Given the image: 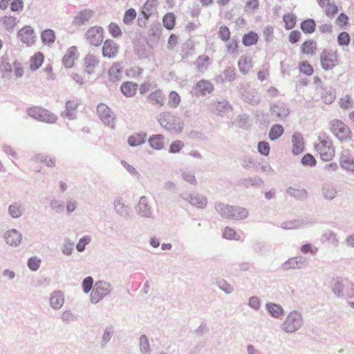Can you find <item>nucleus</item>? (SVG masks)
I'll return each instance as SVG.
<instances>
[{
  "label": "nucleus",
  "instance_id": "nucleus-1",
  "mask_svg": "<svg viewBox=\"0 0 354 354\" xmlns=\"http://www.w3.org/2000/svg\"><path fill=\"white\" fill-rule=\"evenodd\" d=\"M315 149L324 161H330L335 156V150L332 140L326 133L319 136V142L315 145Z\"/></svg>",
  "mask_w": 354,
  "mask_h": 354
},
{
  "label": "nucleus",
  "instance_id": "nucleus-2",
  "mask_svg": "<svg viewBox=\"0 0 354 354\" xmlns=\"http://www.w3.org/2000/svg\"><path fill=\"white\" fill-rule=\"evenodd\" d=\"M329 129L333 135L340 142H348L352 140V131L341 120L330 121Z\"/></svg>",
  "mask_w": 354,
  "mask_h": 354
},
{
  "label": "nucleus",
  "instance_id": "nucleus-3",
  "mask_svg": "<svg viewBox=\"0 0 354 354\" xmlns=\"http://www.w3.org/2000/svg\"><path fill=\"white\" fill-rule=\"evenodd\" d=\"M217 211L224 218L234 220H243L248 216L246 209L240 207H234L225 204H220Z\"/></svg>",
  "mask_w": 354,
  "mask_h": 354
},
{
  "label": "nucleus",
  "instance_id": "nucleus-4",
  "mask_svg": "<svg viewBox=\"0 0 354 354\" xmlns=\"http://www.w3.org/2000/svg\"><path fill=\"white\" fill-rule=\"evenodd\" d=\"M97 114L101 121L111 129L115 127V116L111 109L104 103H100L97 106Z\"/></svg>",
  "mask_w": 354,
  "mask_h": 354
},
{
  "label": "nucleus",
  "instance_id": "nucleus-5",
  "mask_svg": "<svg viewBox=\"0 0 354 354\" xmlns=\"http://www.w3.org/2000/svg\"><path fill=\"white\" fill-rule=\"evenodd\" d=\"M302 325L301 315L296 311L291 312L283 323L282 328L287 333H293Z\"/></svg>",
  "mask_w": 354,
  "mask_h": 354
},
{
  "label": "nucleus",
  "instance_id": "nucleus-6",
  "mask_svg": "<svg viewBox=\"0 0 354 354\" xmlns=\"http://www.w3.org/2000/svg\"><path fill=\"white\" fill-rule=\"evenodd\" d=\"M28 114L31 117L46 123H55L57 120L55 115L39 106L30 108L28 110Z\"/></svg>",
  "mask_w": 354,
  "mask_h": 354
},
{
  "label": "nucleus",
  "instance_id": "nucleus-7",
  "mask_svg": "<svg viewBox=\"0 0 354 354\" xmlns=\"http://www.w3.org/2000/svg\"><path fill=\"white\" fill-rule=\"evenodd\" d=\"M18 39L24 44L31 46L35 44L37 36L34 28L29 25L24 26L17 32Z\"/></svg>",
  "mask_w": 354,
  "mask_h": 354
},
{
  "label": "nucleus",
  "instance_id": "nucleus-8",
  "mask_svg": "<svg viewBox=\"0 0 354 354\" xmlns=\"http://www.w3.org/2000/svg\"><path fill=\"white\" fill-rule=\"evenodd\" d=\"M111 291V286L104 281H97L91 294V301L93 303H97Z\"/></svg>",
  "mask_w": 354,
  "mask_h": 354
},
{
  "label": "nucleus",
  "instance_id": "nucleus-9",
  "mask_svg": "<svg viewBox=\"0 0 354 354\" xmlns=\"http://www.w3.org/2000/svg\"><path fill=\"white\" fill-rule=\"evenodd\" d=\"M320 61L324 70L332 69L338 64V54L337 51L324 50L321 54Z\"/></svg>",
  "mask_w": 354,
  "mask_h": 354
},
{
  "label": "nucleus",
  "instance_id": "nucleus-10",
  "mask_svg": "<svg viewBox=\"0 0 354 354\" xmlns=\"http://www.w3.org/2000/svg\"><path fill=\"white\" fill-rule=\"evenodd\" d=\"M85 37L90 44L98 46L104 39L103 28L100 26H93L86 31Z\"/></svg>",
  "mask_w": 354,
  "mask_h": 354
},
{
  "label": "nucleus",
  "instance_id": "nucleus-11",
  "mask_svg": "<svg viewBox=\"0 0 354 354\" xmlns=\"http://www.w3.org/2000/svg\"><path fill=\"white\" fill-rule=\"evenodd\" d=\"M100 66V61L97 56L89 54L87 55L83 61V68L84 71L91 75L95 73Z\"/></svg>",
  "mask_w": 354,
  "mask_h": 354
},
{
  "label": "nucleus",
  "instance_id": "nucleus-12",
  "mask_svg": "<svg viewBox=\"0 0 354 354\" xmlns=\"http://www.w3.org/2000/svg\"><path fill=\"white\" fill-rule=\"evenodd\" d=\"M102 55L109 59L115 58L119 52V46L112 39H106L102 47Z\"/></svg>",
  "mask_w": 354,
  "mask_h": 354
},
{
  "label": "nucleus",
  "instance_id": "nucleus-13",
  "mask_svg": "<svg viewBox=\"0 0 354 354\" xmlns=\"http://www.w3.org/2000/svg\"><path fill=\"white\" fill-rule=\"evenodd\" d=\"M78 57L79 53L76 46H71L68 48L62 59L64 66L66 68H72Z\"/></svg>",
  "mask_w": 354,
  "mask_h": 354
},
{
  "label": "nucleus",
  "instance_id": "nucleus-14",
  "mask_svg": "<svg viewBox=\"0 0 354 354\" xmlns=\"http://www.w3.org/2000/svg\"><path fill=\"white\" fill-rule=\"evenodd\" d=\"M93 16V11L85 9L78 12L74 17L73 24L76 26H82L88 23Z\"/></svg>",
  "mask_w": 354,
  "mask_h": 354
},
{
  "label": "nucleus",
  "instance_id": "nucleus-15",
  "mask_svg": "<svg viewBox=\"0 0 354 354\" xmlns=\"http://www.w3.org/2000/svg\"><path fill=\"white\" fill-rule=\"evenodd\" d=\"M147 100L152 105L160 108L165 104V95L161 89H156L148 95Z\"/></svg>",
  "mask_w": 354,
  "mask_h": 354
},
{
  "label": "nucleus",
  "instance_id": "nucleus-16",
  "mask_svg": "<svg viewBox=\"0 0 354 354\" xmlns=\"http://www.w3.org/2000/svg\"><path fill=\"white\" fill-rule=\"evenodd\" d=\"M213 90L214 86L208 80H202L196 83V91L197 95H205L211 93Z\"/></svg>",
  "mask_w": 354,
  "mask_h": 354
},
{
  "label": "nucleus",
  "instance_id": "nucleus-17",
  "mask_svg": "<svg viewBox=\"0 0 354 354\" xmlns=\"http://www.w3.org/2000/svg\"><path fill=\"white\" fill-rule=\"evenodd\" d=\"M44 61V55L41 52L35 53L29 59V69L35 71L40 68Z\"/></svg>",
  "mask_w": 354,
  "mask_h": 354
},
{
  "label": "nucleus",
  "instance_id": "nucleus-18",
  "mask_svg": "<svg viewBox=\"0 0 354 354\" xmlns=\"http://www.w3.org/2000/svg\"><path fill=\"white\" fill-rule=\"evenodd\" d=\"M271 115L283 120L289 115L288 109L283 104H276L271 108Z\"/></svg>",
  "mask_w": 354,
  "mask_h": 354
},
{
  "label": "nucleus",
  "instance_id": "nucleus-19",
  "mask_svg": "<svg viewBox=\"0 0 354 354\" xmlns=\"http://www.w3.org/2000/svg\"><path fill=\"white\" fill-rule=\"evenodd\" d=\"M301 52L307 55H314L317 50V44L313 39L305 41L301 45Z\"/></svg>",
  "mask_w": 354,
  "mask_h": 354
},
{
  "label": "nucleus",
  "instance_id": "nucleus-20",
  "mask_svg": "<svg viewBox=\"0 0 354 354\" xmlns=\"http://www.w3.org/2000/svg\"><path fill=\"white\" fill-rule=\"evenodd\" d=\"M292 153L298 155L304 151V144L301 134L295 133L292 137Z\"/></svg>",
  "mask_w": 354,
  "mask_h": 354
},
{
  "label": "nucleus",
  "instance_id": "nucleus-21",
  "mask_svg": "<svg viewBox=\"0 0 354 354\" xmlns=\"http://www.w3.org/2000/svg\"><path fill=\"white\" fill-rule=\"evenodd\" d=\"M4 237L6 243L12 246L18 245L21 240V234L15 230L8 231Z\"/></svg>",
  "mask_w": 354,
  "mask_h": 354
},
{
  "label": "nucleus",
  "instance_id": "nucleus-22",
  "mask_svg": "<svg viewBox=\"0 0 354 354\" xmlns=\"http://www.w3.org/2000/svg\"><path fill=\"white\" fill-rule=\"evenodd\" d=\"M158 4V0H146L142 11V14L144 15L146 20H147L153 12L156 10Z\"/></svg>",
  "mask_w": 354,
  "mask_h": 354
},
{
  "label": "nucleus",
  "instance_id": "nucleus-23",
  "mask_svg": "<svg viewBox=\"0 0 354 354\" xmlns=\"http://www.w3.org/2000/svg\"><path fill=\"white\" fill-rule=\"evenodd\" d=\"M64 303V297L62 292L59 291L54 292L50 298V304L52 308L55 309L60 308Z\"/></svg>",
  "mask_w": 354,
  "mask_h": 354
},
{
  "label": "nucleus",
  "instance_id": "nucleus-24",
  "mask_svg": "<svg viewBox=\"0 0 354 354\" xmlns=\"http://www.w3.org/2000/svg\"><path fill=\"white\" fill-rule=\"evenodd\" d=\"M121 91L127 97L133 96L137 91L138 84L131 82H127L121 85Z\"/></svg>",
  "mask_w": 354,
  "mask_h": 354
},
{
  "label": "nucleus",
  "instance_id": "nucleus-25",
  "mask_svg": "<svg viewBox=\"0 0 354 354\" xmlns=\"http://www.w3.org/2000/svg\"><path fill=\"white\" fill-rule=\"evenodd\" d=\"M41 39L43 44L47 45L53 44L56 39L55 32L50 28L44 30L41 32Z\"/></svg>",
  "mask_w": 354,
  "mask_h": 354
},
{
  "label": "nucleus",
  "instance_id": "nucleus-26",
  "mask_svg": "<svg viewBox=\"0 0 354 354\" xmlns=\"http://www.w3.org/2000/svg\"><path fill=\"white\" fill-rule=\"evenodd\" d=\"M176 17L173 12H167L162 17L163 26L169 30L175 28Z\"/></svg>",
  "mask_w": 354,
  "mask_h": 354
},
{
  "label": "nucleus",
  "instance_id": "nucleus-27",
  "mask_svg": "<svg viewBox=\"0 0 354 354\" xmlns=\"http://www.w3.org/2000/svg\"><path fill=\"white\" fill-rule=\"evenodd\" d=\"M283 21L286 30H292L297 23V16L293 12H288L283 15Z\"/></svg>",
  "mask_w": 354,
  "mask_h": 354
},
{
  "label": "nucleus",
  "instance_id": "nucleus-28",
  "mask_svg": "<svg viewBox=\"0 0 354 354\" xmlns=\"http://www.w3.org/2000/svg\"><path fill=\"white\" fill-rule=\"evenodd\" d=\"M149 142L154 149H162L165 145L164 136L160 134L153 135L149 138Z\"/></svg>",
  "mask_w": 354,
  "mask_h": 354
},
{
  "label": "nucleus",
  "instance_id": "nucleus-29",
  "mask_svg": "<svg viewBox=\"0 0 354 354\" xmlns=\"http://www.w3.org/2000/svg\"><path fill=\"white\" fill-rule=\"evenodd\" d=\"M1 22L4 28L12 30L17 24V19L13 16H4L1 19Z\"/></svg>",
  "mask_w": 354,
  "mask_h": 354
},
{
  "label": "nucleus",
  "instance_id": "nucleus-30",
  "mask_svg": "<svg viewBox=\"0 0 354 354\" xmlns=\"http://www.w3.org/2000/svg\"><path fill=\"white\" fill-rule=\"evenodd\" d=\"M258 35L253 31H250L243 35L242 42L244 46H250L256 44L258 41Z\"/></svg>",
  "mask_w": 354,
  "mask_h": 354
},
{
  "label": "nucleus",
  "instance_id": "nucleus-31",
  "mask_svg": "<svg viewBox=\"0 0 354 354\" xmlns=\"http://www.w3.org/2000/svg\"><path fill=\"white\" fill-rule=\"evenodd\" d=\"M336 97V93L334 90L323 89L321 92V98L326 104H330L334 102Z\"/></svg>",
  "mask_w": 354,
  "mask_h": 354
},
{
  "label": "nucleus",
  "instance_id": "nucleus-32",
  "mask_svg": "<svg viewBox=\"0 0 354 354\" xmlns=\"http://www.w3.org/2000/svg\"><path fill=\"white\" fill-rule=\"evenodd\" d=\"M78 107V103L75 100H68L66 103L64 115L68 118H73Z\"/></svg>",
  "mask_w": 354,
  "mask_h": 354
},
{
  "label": "nucleus",
  "instance_id": "nucleus-33",
  "mask_svg": "<svg viewBox=\"0 0 354 354\" xmlns=\"http://www.w3.org/2000/svg\"><path fill=\"white\" fill-rule=\"evenodd\" d=\"M146 139V134L145 133H136L131 136L128 139V143L131 147H136L142 145L145 142Z\"/></svg>",
  "mask_w": 354,
  "mask_h": 354
},
{
  "label": "nucleus",
  "instance_id": "nucleus-34",
  "mask_svg": "<svg viewBox=\"0 0 354 354\" xmlns=\"http://www.w3.org/2000/svg\"><path fill=\"white\" fill-rule=\"evenodd\" d=\"M267 309L270 313V315L275 317V318H279L283 315V310L282 307L280 305L275 304H268L266 305Z\"/></svg>",
  "mask_w": 354,
  "mask_h": 354
},
{
  "label": "nucleus",
  "instance_id": "nucleus-35",
  "mask_svg": "<svg viewBox=\"0 0 354 354\" xmlns=\"http://www.w3.org/2000/svg\"><path fill=\"white\" fill-rule=\"evenodd\" d=\"M238 65L241 72L247 73L252 67L251 60L246 56H241L239 60Z\"/></svg>",
  "mask_w": 354,
  "mask_h": 354
},
{
  "label": "nucleus",
  "instance_id": "nucleus-36",
  "mask_svg": "<svg viewBox=\"0 0 354 354\" xmlns=\"http://www.w3.org/2000/svg\"><path fill=\"white\" fill-rule=\"evenodd\" d=\"M315 22L313 19H306L301 22L300 28L306 34L313 33L315 30Z\"/></svg>",
  "mask_w": 354,
  "mask_h": 354
},
{
  "label": "nucleus",
  "instance_id": "nucleus-37",
  "mask_svg": "<svg viewBox=\"0 0 354 354\" xmlns=\"http://www.w3.org/2000/svg\"><path fill=\"white\" fill-rule=\"evenodd\" d=\"M298 68L299 71L308 76L313 75L314 69L308 61H302L299 63Z\"/></svg>",
  "mask_w": 354,
  "mask_h": 354
},
{
  "label": "nucleus",
  "instance_id": "nucleus-38",
  "mask_svg": "<svg viewBox=\"0 0 354 354\" xmlns=\"http://www.w3.org/2000/svg\"><path fill=\"white\" fill-rule=\"evenodd\" d=\"M283 133V128L280 124H275L272 127L269 132V138L270 140H274L279 138Z\"/></svg>",
  "mask_w": 354,
  "mask_h": 354
},
{
  "label": "nucleus",
  "instance_id": "nucleus-39",
  "mask_svg": "<svg viewBox=\"0 0 354 354\" xmlns=\"http://www.w3.org/2000/svg\"><path fill=\"white\" fill-rule=\"evenodd\" d=\"M180 97L176 91H171L169 94L168 106L171 108H176L180 102Z\"/></svg>",
  "mask_w": 354,
  "mask_h": 354
},
{
  "label": "nucleus",
  "instance_id": "nucleus-40",
  "mask_svg": "<svg viewBox=\"0 0 354 354\" xmlns=\"http://www.w3.org/2000/svg\"><path fill=\"white\" fill-rule=\"evenodd\" d=\"M121 73V66L120 63H114L109 71V74L112 80H117Z\"/></svg>",
  "mask_w": 354,
  "mask_h": 354
},
{
  "label": "nucleus",
  "instance_id": "nucleus-41",
  "mask_svg": "<svg viewBox=\"0 0 354 354\" xmlns=\"http://www.w3.org/2000/svg\"><path fill=\"white\" fill-rule=\"evenodd\" d=\"M218 34V37L224 42L228 41L231 37V32L226 26H221Z\"/></svg>",
  "mask_w": 354,
  "mask_h": 354
},
{
  "label": "nucleus",
  "instance_id": "nucleus-42",
  "mask_svg": "<svg viewBox=\"0 0 354 354\" xmlns=\"http://www.w3.org/2000/svg\"><path fill=\"white\" fill-rule=\"evenodd\" d=\"M223 238L229 240H240V236L236 233V232L229 227L225 228L223 233Z\"/></svg>",
  "mask_w": 354,
  "mask_h": 354
},
{
  "label": "nucleus",
  "instance_id": "nucleus-43",
  "mask_svg": "<svg viewBox=\"0 0 354 354\" xmlns=\"http://www.w3.org/2000/svg\"><path fill=\"white\" fill-rule=\"evenodd\" d=\"M171 118V115L169 113H162L160 115L159 122L162 127L167 129H172V124L169 122V120Z\"/></svg>",
  "mask_w": 354,
  "mask_h": 354
},
{
  "label": "nucleus",
  "instance_id": "nucleus-44",
  "mask_svg": "<svg viewBox=\"0 0 354 354\" xmlns=\"http://www.w3.org/2000/svg\"><path fill=\"white\" fill-rule=\"evenodd\" d=\"M9 213L12 217L18 218L22 214L23 209L19 204L15 203L10 205Z\"/></svg>",
  "mask_w": 354,
  "mask_h": 354
},
{
  "label": "nucleus",
  "instance_id": "nucleus-45",
  "mask_svg": "<svg viewBox=\"0 0 354 354\" xmlns=\"http://www.w3.org/2000/svg\"><path fill=\"white\" fill-rule=\"evenodd\" d=\"M136 17V11L133 8L127 10L123 17V22L125 24H130Z\"/></svg>",
  "mask_w": 354,
  "mask_h": 354
},
{
  "label": "nucleus",
  "instance_id": "nucleus-46",
  "mask_svg": "<svg viewBox=\"0 0 354 354\" xmlns=\"http://www.w3.org/2000/svg\"><path fill=\"white\" fill-rule=\"evenodd\" d=\"M109 32L113 37H119L122 35V30L119 26L115 23H111L108 27Z\"/></svg>",
  "mask_w": 354,
  "mask_h": 354
},
{
  "label": "nucleus",
  "instance_id": "nucleus-47",
  "mask_svg": "<svg viewBox=\"0 0 354 354\" xmlns=\"http://www.w3.org/2000/svg\"><path fill=\"white\" fill-rule=\"evenodd\" d=\"M24 7V0H12L10 3V10L12 12H18L23 10Z\"/></svg>",
  "mask_w": 354,
  "mask_h": 354
},
{
  "label": "nucleus",
  "instance_id": "nucleus-48",
  "mask_svg": "<svg viewBox=\"0 0 354 354\" xmlns=\"http://www.w3.org/2000/svg\"><path fill=\"white\" fill-rule=\"evenodd\" d=\"M337 7L333 2L330 3L324 8L325 14L330 18H333L337 13Z\"/></svg>",
  "mask_w": 354,
  "mask_h": 354
},
{
  "label": "nucleus",
  "instance_id": "nucleus-49",
  "mask_svg": "<svg viewBox=\"0 0 354 354\" xmlns=\"http://www.w3.org/2000/svg\"><path fill=\"white\" fill-rule=\"evenodd\" d=\"M41 262V261L40 259L37 257H33L29 259L28 261V266L30 270L36 271L39 269Z\"/></svg>",
  "mask_w": 354,
  "mask_h": 354
},
{
  "label": "nucleus",
  "instance_id": "nucleus-50",
  "mask_svg": "<svg viewBox=\"0 0 354 354\" xmlns=\"http://www.w3.org/2000/svg\"><path fill=\"white\" fill-rule=\"evenodd\" d=\"M12 71V65L5 61V60H1L0 61V76H4L6 73H10Z\"/></svg>",
  "mask_w": 354,
  "mask_h": 354
},
{
  "label": "nucleus",
  "instance_id": "nucleus-51",
  "mask_svg": "<svg viewBox=\"0 0 354 354\" xmlns=\"http://www.w3.org/2000/svg\"><path fill=\"white\" fill-rule=\"evenodd\" d=\"M15 77H21L24 73V69L22 64L19 62H14L12 66Z\"/></svg>",
  "mask_w": 354,
  "mask_h": 354
},
{
  "label": "nucleus",
  "instance_id": "nucleus-52",
  "mask_svg": "<svg viewBox=\"0 0 354 354\" xmlns=\"http://www.w3.org/2000/svg\"><path fill=\"white\" fill-rule=\"evenodd\" d=\"M350 40V36L346 32H342L337 37V42L339 46H347Z\"/></svg>",
  "mask_w": 354,
  "mask_h": 354
},
{
  "label": "nucleus",
  "instance_id": "nucleus-53",
  "mask_svg": "<svg viewBox=\"0 0 354 354\" xmlns=\"http://www.w3.org/2000/svg\"><path fill=\"white\" fill-rule=\"evenodd\" d=\"M184 147V143L180 140L173 142L169 146V151L171 153H178Z\"/></svg>",
  "mask_w": 354,
  "mask_h": 354
},
{
  "label": "nucleus",
  "instance_id": "nucleus-54",
  "mask_svg": "<svg viewBox=\"0 0 354 354\" xmlns=\"http://www.w3.org/2000/svg\"><path fill=\"white\" fill-rule=\"evenodd\" d=\"M301 162L304 165L312 167L316 165V160L313 155L306 153L302 158Z\"/></svg>",
  "mask_w": 354,
  "mask_h": 354
},
{
  "label": "nucleus",
  "instance_id": "nucleus-55",
  "mask_svg": "<svg viewBox=\"0 0 354 354\" xmlns=\"http://www.w3.org/2000/svg\"><path fill=\"white\" fill-rule=\"evenodd\" d=\"M337 194V192L333 187H324L323 189V195L326 199L332 200Z\"/></svg>",
  "mask_w": 354,
  "mask_h": 354
},
{
  "label": "nucleus",
  "instance_id": "nucleus-56",
  "mask_svg": "<svg viewBox=\"0 0 354 354\" xmlns=\"http://www.w3.org/2000/svg\"><path fill=\"white\" fill-rule=\"evenodd\" d=\"M258 151L261 154L268 156L270 153L269 143L264 141L259 142L258 145Z\"/></svg>",
  "mask_w": 354,
  "mask_h": 354
},
{
  "label": "nucleus",
  "instance_id": "nucleus-57",
  "mask_svg": "<svg viewBox=\"0 0 354 354\" xmlns=\"http://www.w3.org/2000/svg\"><path fill=\"white\" fill-rule=\"evenodd\" d=\"M156 87V84H153L149 81L145 82L140 86L139 91L140 94H145Z\"/></svg>",
  "mask_w": 354,
  "mask_h": 354
},
{
  "label": "nucleus",
  "instance_id": "nucleus-58",
  "mask_svg": "<svg viewBox=\"0 0 354 354\" xmlns=\"http://www.w3.org/2000/svg\"><path fill=\"white\" fill-rule=\"evenodd\" d=\"M93 280L91 277H86L82 282V288L84 292L88 293L92 288Z\"/></svg>",
  "mask_w": 354,
  "mask_h": 354
},
{
  "label": "nucleus",
  "instance_id": "nucleus-59",
  "mask_svg": "<svg viewBox=\"0 0 354 354\" xmlns=\"http://www.w3.org/2000/svg\"><path fill=\"white\" fill-rule=\"evenodd\" d=\"M136 53L138 59H146L148 57L147 50L144 46H139L136 48Z\"/></svg>",
  "mask_w": 354,
  "mask_h": 354
},
{
  "label": "nucleus",
  "instance_id": "nucleus-60",
  "mask_svg": "<svg viewBox=\"0 0 354 354\" xmlns=\"http://www.w3.org/2000/svg\"><path fill=\"white\" fill-rule=\"evenodd\" d=\"M209 57L207 55H203L201 57H199L198 59V64H197V68L199 70L203 69V68H206L209 64Z\"/></svg>",
  "mask_w": 354,
  "mask_h": 354
},
{
  "label": "nucleus",
  "instance_id": "nucleus-61",
  "mask_svg": "<svg viewBox=\"0 0 354 354\" xmlns=\"http://www.w3.org/2000/svg\"><path fill=\"white\" fill-rule=\"evenodd\" d=\"M339 106L343 109H348L351 106V98L346 95L339 100Z\"/></svg>",
  "mask_w": 354,
  "mask_h": 354
},
{
  "label": "nucleus",
  "instance_id": "nucleus-62",
  "mask_svg": "<svg viewBox=\"0 0 354 354\" xmlns=\"http://www.w3.org/2000/svg\"><path fill=\"white\" fill-rule=\"evenodd\" d=\"M301 39V33L298 30H292L288 35V40L291 44L298 42Z\"/></svg>",
  "mask_w": 354,
  "mask_h": 354
},
{
  "label": "nucleus",
  "instance_id": "nucleus-63",
  "mask_svg": "<svg viewBox=\"0 0 354 354\" xmlns=\"http://www.w3.org/2000/svg\"><path fill=\"white\" fill-rule=\"evenodd\" d=\"M91 239L88 236L82 238L76 245V248L79 252H82L85 249V246L90 242Z\"/></svg>",
  "mask_w": 354,
  "mask_h": 354
},
{
  "label": "nucleus",
  "instance_id": "nucleus-64",
  "mask_svg": "<svg viewBox=\"0 0 354 354\" xmlns=\"http://www.w3.org/2000/svg\"><path fill=\"white\" fill-rule=\"evenodd\" d=\"M340 165L347 170H354V161L350 158L341 160Z\"/></svg>",
  "mask_w": 354,
  "mask_h": 354
}]
</instances>
